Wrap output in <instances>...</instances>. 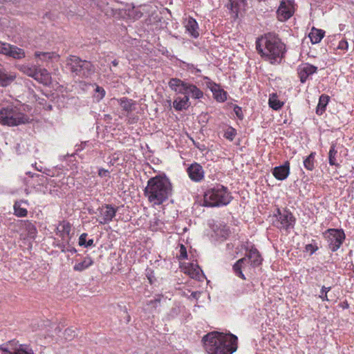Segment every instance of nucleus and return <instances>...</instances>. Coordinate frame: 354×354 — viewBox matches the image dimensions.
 Instances as JSON below:
<instances>
[{
	"label": "nucleus",
	"mask_w": 354,
	"mask_h": 354,
	"mask_svg": "<svg viewBox=\"0 0 354 354\" xmlns=\"http://www.w3.org/2000/svg\"><path fill=\"white\" fill-rule=\"evenodd\" d=\"M256 48L261 57L271 64H280L286 53V45L277 35L270 32L257 39Z\"/></svg>",
	"instance_id": "obj_1"
},
{
	"label": "nucleus",
	"mask_w": 354,
	"mask_h": 354,
	"mask_svg": "<svg viewBox=\"0 0 354 354\" xmlns=\"http://www.w3.org/2000/svg\"><path fill=\"white\" fill-rule=\"evenodd\" d=\"M237 341L236 335L218 331L209 333L203 337L208 354H232L237 349Z\"/></svg>",
	"instance_id": "obj_2"
},
{
	"label": "nucleus",
	"mask_w": 354,
	"mask_h": 354,
	"mask_svg": "<svg viewBox=\"0 0 354 354\" xmlns=\"http://www.w3.org/2000/svg\"><path fill=\"white\" fill-rule=\"evenodd\" d=\"M172 185L165 174L150 178L144 189V195L153 206L160 205L171 195Z\"/></svg>",
	"instance_id": "obj_3"
},
{
	"label": "nucleus",
	"mask_w": 354,
	"mask_h": 354,
	"mask_svg": "<svg viewBox=\"0 0 354 354\" xmlns=\"http://www.w3.org/2000/svg\"><path fill=\"white\" fill-rule=\"evenodd\" d=\"M232 200L231 193L227 187L217 184L209 188L204 194L203 206L214 207L228 205Z\"/></svg>",
	"instance_id": "obj_4"
},
{
	"label": "nucleus",
	"mask_w": 354,
	"mask_h": 354,
	"mask_svg": "<svg viewBox=\"0 0 354 354\" xmlns=\"http://www.w3.org/2000/svg\"><path fill=\"white\" fill-rule=\"evenodd\" d=\"M29 122L30 118L14 104H0V124L15 127Z\"/></svg>",
	"instance_id": "obj_5"
},
{
	"label": "nucleus",
	"mask_w": 354,
	"mask_h": 354,
	"mask_svg": "<svg viewBox=\"0 0 354 354\" xmlns=\"http://www.w3.org/2000/svg\"><path fill=\"white\" fill-rule=\"evenodd\" d=\"M262 258L259 252L256 248H252L245 257L239 259L232 266L234 274L243 280H246L243 272L250 268L257 267L261 264Z\"/></svg>",
	"instance_id": "obj_6"
},
{
	"label": "nucleus",
	"mask_w": 354,
	"mask_h": 354,
	"mask_svg": "<svg viewBox=\"0 0 354 354\" xmlns=\"http://www.w3.org/2000/svg\"><path fill=\"white\" fill-rule=\"evenodd\" d=\"M66 68L73 76L90 78L95 73V66L91 62L84 60L75 55H70L66 59Z\"/></svg>",
	"instance_id": "obj_7"
},
{
	"label": "nucleus",
	"mask_w": 354,
	"mask_h": 354,
	"mask_svg": "<svg viewBox=\"0 0 354 354\" xmlns=\"http://www.w3.org/2000/svg\"><path fill=\"white\" fill-rule=\"evenodd\" d=\"M169 88L177 94H183L194 100H200L203 97V92L195 84L182 80L178 78L170 79Z\"/></svg>",
	"instance_id": "obj_8"
},
{
	"label": "nucleus",
	"mask_w": 354,
	"mask_h": 354,
	"mask_svg": "<svg viewBox=\"0 0 354 354\" xmlns=\"http://www.w3.org/2000/svg\"><path fill=\"white\" fill-rule=\"evenodd\" d=\"M295 222V217L287 209L282 210L277 209V212L273 216V225L281 231H285L286 232H290L294 228Z\"/></svg>",
	"instance_id": "obj_9"
},
{
	"label": "nucleus",
	"mask_w": 354,
	"mask_h": 354,
	"mask_svg": "<svg viewBox=\"0 0 354 354\" xmlns=\"http://www.w3.org/2000/svg\"><path fill=\"white\" fill-rule=\"evenodd\" d=\"M326 239L328 248L332 252H336L343 244L346 235L342 229L329 228L323 233Z\"/></svg>",
	"instance_id": "obj_10"
},
{
	"label": "nucleus",
	"mask_w": 354,
	"mask_h": 354,
	"mask_svg": "<svg viewBox=\"0 0 354 354\" xmlns=\"http://www.w3.org/2000/svg\"><path fill=\"white\" fill-rule=\"evenodd\" d=\"M294 11V1H281L277 11V17L279 21H286L292 16Z\"/></svg>",
	"instance_id": "obj_11"
},
{
	"label": "nucleus",
	"mask_w": 354,
	"mask_h": 354,
	"mask_svg": "<svg viewBox=\"0 0 354 354\" xmlns=\"http://www.w3.org/2000/svg\"><path fill=\"white\" fill-rule=\"evenodd\" d=\"M189 178L195 183L201 182L205 177V171L198 162H193L186 169Z\"/></svg>",
	"instance_id": "obj_12"
},
{
	"label": "nucleus",
	"mask_w": 354,
	"mask_h": 354,
	"mask_svg": "<svg viewBox=\"0 0 354 354\" xmlns=\"http://www.w3.org/2000/svg\"><path fill=\"white\" fill-rule=\"evenodd\" d=\"M317 71V67L309 63L301 64L297 68V74L302 84L305 83L308 78L316 73Z\"/></svg>",
	"instance_id": "obj_13"
},
{
	"label": "nucleus",
	"mask_w": 354,
	"mask_h": 354,
	"mask_svg": "<svg viewBox=\"0 0 354 354\" xmlns=\"http://www.w3.org/2000/svg\"><path fill=\"white\" fill-rule=\"evenodd\" d=\"M11 345V342L6 346L1 345L0 349L3 354H35L32 348L28 344H19L14 348L8 347Z\"/></svg>",
	"instance_id": "obj_14"
},
{
	"label": "nucleus",
	"mask_w": 354,
	"mask_h": 354,
	"mask_svg": "<svg viewBox=\"0 0 354 354\" xmlns=\"http://www.w3.org/2000/svg\"><path fill=\"white\" fill-rule=\"evenodd\" d=\"M100 214L102 217L99 221L100 224L109 223L115 216L118 207L115 208L111 205H105L99 209Z\"/></svg>",
	"instance_id": "obj_15"
},
{
	"label": "nucleus",
	"mask_w": 354,
	"mask_h": 354,
	"mask_svg": "<svg viewBox=\"0 0 354 354\" xmlns=\"http://www.w3.org/2000/svg\"><path fill=\"white\" fill-rule=\"evenodd\" d=\"M127 7L128 8L125 9V13L130 19L133 20L140 19L144 12L147 13L149 12V6L147 4L135 6L131 3V5H128Z\"/></svg>",
	"instance_id": "obj_16"
},
{
	"label": "nucleus",
	"mask_w": 354,
	"mask_h": 354,
	"mask_svg": "<svg viewBox=\"0 0 354 354\" xmlns=\"http://www.w3.org/2000/svg\"><path fill=\"white\" fill-rule=\"evenodd\" d=\"M225 7L229 10L234 19L239 17L241 15L242 11L244 10L245 7V1H228Z\"/></svg>",
	"instance_id": "obj_17"
},
{
	"label": "nucleus",
	"mask_w": 354,
	"mask_h": 354,
	"mask_svg": "<svg viewBox=\"0 0 354 354\" xmlns=\"http://www.w3.org/2000/svg\"><path fill=\"white\" fill-rule=\"evenodd\" d=\"M56 234L61 237L62 241L68 242L70 237V233L71 230V225L67 221L60 222L56 228Z\"/></svg>",
	"instance_id": "obj_18"
},
{
	"label": "nucleus",
	"mask_w": 354,
	"mask_h": 354,
	"mask_svg": "<svg viewBox=\"0 0 354 354\" xmlns=\"http://www.w3.org/2000/svg\"><path fill=\"white\" fill-rule=\"evenodd\" d=\"M290 174V163L288 161L283 165L277 166L273 169L272 174L279 180H283L287 178Z\"/></svg>",
	"instance_id": "obj_19"
},
{
	"label": "nucleus",
	"mask_w": 354,
	"mask_h": 354,
	"mask_svg": "<svg viewBox=\"0 0 354 354\" xmlns=\"http://www.w3.org/2000/svg\"><path fill=\"white\" fill-rule=\"evenodd\" d=\"M35 76L33 77L34 80L37 81L38 82L48 86L51 83V75L50 73L46 69L38 67Z\"/></svg>",
	"instance_id": "obj_20"
},
{
	"label": "nucleus",
	"mask_w": 354,
	"mask_h": 354,
	"mask_svg": "<svg viewBox=\"0 0 354 354\" xmlns=\"http://www.w3.org/2000/svg\"><path fill=\"white\" fill-rule=\"evenodd\" d=\"M185 27L186 30L194 38H197L199 36L198 25L196 19L192 17H188L185 22Z\"/></svg>",
	"instance_id": "obj_21"
},
{
	"label": "nucleus",
	"mask_w": 354,
	"mask_h": 354,
	"mask_svg": "<svg viewBox=\"0 0 354 354\" xmlns=\"http://www.w3.org/2000/svg\"><path fill=\"white\" fill-rule=\"evenodd\" d=\"M190 102L188 96H178L176 97L173 102V106L175 110L178 111H181L183 110H186L190 106Z\"/></svg>",
	"instance_id": "obj_22"
},
{
	"label": "nucleus",
	"mask_w": 354,
	"mask_h": 354,
	"mask_svg": "<svg viewBox=\"0 0 354 354\" xmlns=\"http://www.w3.org/2000/svg\"><path fill=\"white\" fill-rule=\"evenodd\" d=\"M16 76L12 73H8L0 64V86H7L14 81Z\"/></svg>",
	"instance_id": "obj_23"
},
{
	"label": "nucleus",
	"mask_w": 354,
	"mask_h": 354,
	"mask_svg": "<svg viewBox=\"0 0 354 354\" xmlns=\"http://www.w3.org/2000/svg\"><path fill=\"white\" fill-rule=\"evenodd\" d=\"M118 103L122 110L127 113H129L136 109V102L126 97H123L119 99Z\"/></svg>",
	"instance_id": "obj_24"
},
{
	"label": "nucleus",
	"mask_w": 354,
	"mask_h": 354,
	"mask_svg": "<svg viewBox=\"0 0 354 354\" xmlns=\"http://www.w3.org/2000/svg\"><path fill=\"white\" fill-rule=\"evenodd\" d=\"M214 232L216 236L222 239V240L226 239L230 234V227L224 223L217 225Z\"/></svg>",
	"instance_id": "obj_25"
},
{
	"label": "nucleus",
	"mask_w": 354,
	"mask_h": 354,
	"mask_svg": "<svg viewBox=\"0 0 354 354\" xmlns=\"http://www.w3.org/2000/svg\"><path fill=\"white\" fill-rule=\"evenodd\" d=\"M6 56L16 59H21L26 57V53L24 49L20 48L17 46L10 44V48H8Z\"/></svg>",
	"instance_id": "obj_26"
},
{
	"label": "nucleus",
	"mask_w": 354,
	"mask_h": 354,
	"mask_svg": "<svg viewBox=\"0 0 354 354\" xmlns=\"http://www.w3.org/2000/svg\"><path fill=\"white\" fill-rule=\"evenodd\" d=\"M16 67L19 71L32 78L36 75L35 73L38 68L37 66L29 64H18Z\"/></svg>",
	"instance_id": "obj_27"
},
{
	"label": "nucleus",
	"mask_w": 354,
	"mask_h": 354,
	"mask_svg": "<svg viewBox=\"0 0 354 354\" xmlns=\"http://www.w3.org/2000/svg\"><path fill=\"white\" fill-rule=\"evenodd\" d=\"M339 156L337 145L333 143L330 146L328 152V162L331 166L339 167V163L338 162L337 158Z\"/></svg>",
	"instance_id": "obj_28"
},
{
	"label": "nucleus",
	"mask_w": 354,
	"mask_h": 354,
	"mask_svg": "<svg viewBox=\"0 0 354 354\" xmlns=\"http://www.w3.org/2000/svg\"><path fill=\"white\" fill-rule=\"evenodd\" d=\"M325 35V31L321 29L313 28L309 33V38L312 44H315L321 41Z\"/></svg>",
	"instance_id": "obj_29"
},
{
	"label": "nucleus",
	"mask_w": 354,
	"mask_h": 354,
	"mask_svg": "<svg viewBox=\"0 0 354 354\" xmlns=\"http://www.w3.org/2000/svg\"><path fill=\"white\" fill-rule=\"evenodd\" d=\"M93 264L91 257H85L81 262L77 263L73 266V270L77 272H82Z\"/></svg>",
	"instance_id": "obj_30"
},
{
	"label": "nucleus",
	"mask_w": 354,
	"mask_h": 354,
	"mask_svg": "<svg viewBox=\"0 0 354 354\" xmlns=\"http://www.w3.org/2000/svg\"><path fill=\"white\" fill-rule=\"evenodd\" d=\"M35 57L43 62H48L53 59L58 58L59 55L54 52H35Z\"/></svg>",
	"instance_id": "obj_31"
},
{
	"label": "nucleus",
	"mask_w": 354,
	"mask_h": 354,
	"mask_svg": "<svg viewBox=\"0 0 354 354\" xmlns=\"http://www.w3.org/2000/svg\"><path fill=\"white\" fill-rule=\"evenodd\" d=\"M329 102V97L325 94L320 95L319 102L316 108V113L319 115L323 114L326 111V106Z\"/></svg>",
	"instance_id": "obj_32"
},
{
	"label": "nucleus",
	"mask_w": 354,
	"mask_h": 354,
	"mask_svg": "<svg viewBox=\"0 0 354 354\" xmlns=\"http://www.w3.org/2000/svg\"><path fill=\"white\" fill-rule=\"evenodd\" d=\"M164 222L158 216H154L149 221V229L153 232H157L162 230Z\"/></svg>",
	"instance_id": "obj_33"
},
{
	"label": "nucleus",
	"mask_w": 354,
	"mask_h": 354,
	"mask_svg": "<svg viewBox=\"0 0 354 354\" xmlns=\"http://www.w3.org/2000/svg\"><path fill=\"white\" fill-rule=\"evenodd\" d=\"M315 152H311L310 155L304 160V166L308 171H313L315 169Z\"/></svg>",
	"instance_id": "obj_34"
},
{
	"label": "nucleus",
	"mask_w": 354,
	"mask_h": 354,
	"mask_svg": "<svg viewBox=\"0 0 354 354\" xmlns=\"http://www.w3.org/2000/svg\"><path fill=\"white\" fill-rule=\"evenodd\" d=\"M214 99L218 102H224L227 100V93L223 89L221 88L220 86H218L212 92Z\"/></svg>",
	"instance_id": "obj_35"
},
{
	"label": "nucleus",
	"mask_w": 354,
	"mask_h": 354,
	"mask_svg": "<svg viewBox=\"0 0 354 354\" xmlns=\"http://www.w3.org/2000/svg\"><path fill=\"white\" fill-rule=\"evenodd\" d=\"M268 104L270 107L275 111L279 110L283 105V102L279 100L277 95L274 93L270 95Z\"/></svg>",
	"instance_id": "obj_36"
},
{
	"label": "nucleus",
	"mask_w": 354,
	"mask_h": 354,
	"mask_svg": "<svg viewBox=\"0 0 354 354\" xmlns=\"http://www.w3.org/2000/svg\"><path fill=\"white\" fill-rule=\"evenodd\" d=\"M88 234L86 233H82L79 238L78 243L80 246H84L85 248H89L94 246L93 243V239H91L88 240H86Z\"/></svg>",
	"instance_id": "obj_37"
},
{
	"label": "nucleus",
	"mask_w": 354,
	"mask_h": 354,
	"mask_svg": "<svg viewBox=\"0 0 354 354\" xmlns=\"http://www.w3.org/2000/svg\"><path fill=\"white\" fill-rule=\"evenodd\" d=\"M236 135V130L232 127H229L224 133V137L230 141H232L234 139Z\"/></svg>",
	"instance_id": "obj_38"
},
{
	"label": "nucleus",
	"mask_w": 354,
	"mask_h": 354,
	"mask_svg": "<svg viewBox=\"0 0 354 354\" xmlns=\"http://www.w3.org/2000/svg\"><path fill=\"white\" fill-rule=\"evenodd\" d=\"M15 214L19 217H24L27 215L28 211L26 209L21 207L18 203L14 205Z\"/></svg>",
	"instance_id": "obj_39"
},
{
	"label": "nucleus",
	"mask_w": 354,
	"mask_h": 354,
	"mask_svg": "<svg viewBox=\"0 0 354 354\" xmlns=\"http://www.w3.org/2000/svg\"><path fill=\"white\" fill-rule=\"evenodd\" d=\"M331 290V287H326L325 286H323L322 287L320 295H319V297L322 299V301H328L327 293Z\"/></svg>",
	"instance_id": "obj_40"
},
{
	"label": "nucleus",
	"mask_w": 354,
	"mask_h": 354,
	"mask_svg": "<svg viewBox=\"0 0 354 354\" xmlns=\"http://www.w3.org/2000/svg\"><path fill=\"white\" fill-rule=\"evenodd\" d=\"M77 335L76 331L73 328H68L64 331V337L67 340H71Z\"/></svg>",
	"instance_id": "obj_41"
},
{
	"label": "nucleus",
	"mask_w": 354,
	"mask_h": 354,
	"mask_svg": "<svg viewBox=\"0 0 354 354\" xmlns=\"http://www.w3.org/2000/svg\"><path fill=\"white\" fill-rule=\"evenodd\" d=\"M187 252L186 247L183 244L180 245V250L179 255H178V258L180 260H185L187 259Z\"/></svg>",
	"instance_id": "obj_42"
},
{
	"label": "nucleus",
	"mask_w": 354,
	"mask_h": 354,
	"mask_svg": "<svg viewBox=\"0 0 354 354\" xmlns=\"http://www.w3.org/2000/svg\"><path fill=\"white\" fill-rule=\"evenodd\" d=\"M203 79L206 81V85L208 88L210 89L212 92H213V90L218 88L219 86L218 84H216L215 82H212L208 77H204Z\"/></svg>",
	"instance_id": "obj_43"
},
{
	"label": "nucleus",
	"mask_w": 354,
	"mask_h": 354,
	"mask_svg": "<svg viewBox=\"0 0 354 354\" xmlns=\"http://www.w3.org/2000/svg\"><path fill=\"white\" fill-rule=\"evenodd\" d=\"M318 250L316 243H309L305 246V251L310 253V255L314 254Z\"/></svg>",
	"instance_id": "obj_44"
},
{
	"label": "nucleus",
	"mask_w": 354,
	"mask_h": 354,
	"mask_svg": "<svg viewBox=\"0 0 354 354\" xmlns=\"http://www.w3.org/2000/svg\"><path fill=\"white\" fill-rule=\"evenodd\" d=\"M8 48H10V44L0 41V54L7 55Z\"/></svg>",
	"instance_id": "obj_45"
},
{
	"label": "nucleus",
	"mask_w": 354,
	"mask_h": 354,
	"mask_svg": "<svg viewBox=\"0 0 354 354\" xmlns=\"http://www.w3.org/2000/svg\"><path fill=\"white\" fill-rule=\"evenodd\" d=\"M95 92L97 93V95L95 96L97 101L101 100L105 96L106 92L104 89L101 86H97L95 88Z\"/></svg>",
	"instance_id": "obj_46"
},
{
	"label": "nucleus",
	"mask_w": 354,
	"mask_h": 354,
	"mask_svg": "<svg viewBox=\"0 0 354 354\" xmlns=\"http://www.w3.org/2000/svg\"><path fill=\"white\" fill-rule=\"evenodd\" d=\"M234 112L235 115H236V117L239 120H243V119L244 115H243L241 107H240L238 105H234Z\"/></svg>",
	"instance_id": "obj_47"
},
{
	"label": "nucleus",
	"mask_w": 354,
	"mask_h": 354,
	"mask_svg": "<svg viewBox=\"0 0 354 354\" xmlns=\"http://www.w3.org/2000/svg\"><path fill=\"white\" fill-rule=\"evenodd\" d=\"M27 229L28 231L29 236L33 238L37 233V230L35 225L31 223H29L27 226Z\"/></svg>",
	"instance_id": "obj_48"
},
{
	"label": "nucleus",
	"mask_w": 354,
	"mask_h": 354,
	"mask_svg": "<svg viewBox=\"0 0 354 354\" xmlns=\"http://www.w3.org/2000/svg\"><path fill=\"white\" fill-rule=\"evenodd\" d=\"M348 47V42H347V41H346L344 39H342L341 41H339V44L337 46L338 49L344 50H347Z\"/></svg>",
	"instance_id": "obj_49"
},
{
	"label": "nucleus",
	"mask_w": 354,
	"mask_h": 354,
	"mask_svg": "<svg viewBox=\"0 0 354 354\" xmlns=\"http://www.w3.org/2000/svg\"><path fill=\"white\" fill-rule=\"evenodd\" d=\"M110 172L109 170L105 169L104 168H100L98 169V176L100 177H110Z\"/></svg>",
	"instance_id": "obj_50"
},
{
	"label": "nucleus",
	"mask_w": 354,
	"mask_h": 354,
	"mask_svg": "<svg viewBox=\"0 0 354 354\" xmlns=\"http://www.w3.org/2000/svg\"><path fill=\"white\" fill-rule=\"evenodd\" d=\"M183 67L184 69L191 71L192 73V71H194V69L195 68V66L193 64H189V63L183 62Z\"/></svg>",
	"instance_id": "obj_51"
},
{
	"label": "nucleus",
	"mask_w": 354,
	"mask_h": 354,
	"mask_svg": "<svg viewBox=\"0 0 354 354\" xmlns=\"http://www.w3.org/2000/svg\"><path fill=\"white\" fill-rule=\"evenodd\" d=\"M160 302V298L158 297L148 301L147 305H153L155 307Z\"/></svg>",
	"instance_id": "obj_52"
},
{
	"label": "nucleus",
	"mask_w": 354,
	"mask_h": 354,
	"mask_svg": "<svg viewBox=\"0 0 354 354\" xmlns=\"http://www.w3.org/2000/svg\"><path fill=\"white\" fill-rule=\"evenodd\" d=\"M66 252H71L72 254H74V253L77 252V250L74 247H72L71 245H68L66 247Z\"/></svg>",
	"instance_id": "obj_53"
},
{
	"label": "nucleus",
	"mask_w": 354,
	"mask_h": 354,
	"mask_svg": "<svg viewBox=\"0 0 354 354\" xmlns=\"http://www.w3.org/2000/svg\"><path fill=\"white\" fill-rule=\"evenodd\" d=\"M154 15V13H152V15H151V17L150 18V21L152 22L153 19L154 20V21H160V17L156 15V17H153Z\"/></svg>",
	"instance_id": "obj_54"
},
{
	"label": "nucleus",
	"mask_w": 354,
	"mask_h": 354,
	"mask_svg": "<svg viewBox=\"0 0 354 354\" xmlns=\"http://www.w3.org/2000/svg\"><path fill=\"white\" fill-rule=\"evenodd\" d=\"M124 312L126 313L127 315V322H129L130 320H131V317L130 315L128 314L127 313V308L126 307H124Z\"/></svg>",
	"instance_id": "obj_55"
},
{
	"label": "nucleus",
	"mask_w": 354,
	"mask_h": 354,
	"mask_svg": "<svg viewBox=\"0 0 354 354\" xmlns=\"http://www.w3.org/2000/svg\"><path fill=\"white\" fill-rule=\"evenodd\" d=\"M62 329L59 326H57L55 329V334L58 335L61 332Z\"/></svg>",
	"instance_id": "obj_56"
},
{
	"label": "nucleus",
	"mask_w": 354,
	"mask_h": 354,
	"mask_svg": "<svg viewBox=\"0 0 354 354\" xmlns=\"http://www.w3.org/2000/svg\"><path fill=\"white\" fill-rule=\"evenodd\" d=\"M111 64L113 66H117L118 65V61L117 59H114L111 62Z\"/></svg>",
	"instance_id": "obj_57"
},
{
	"label": "nucleus",
	"mask_w": 354,
	"mask_h": 354,
	"mask_svg": "<svg viewBox=\"0 0 354 354\" xmlns=\"http://www.w3.org/2000/svg\"><path fill=\"white\" fill-rule=\"evenodd\" d=\"M201 69L197 68L195 67L194 71H192V73L196 74V73H201Z\"/></svg>",
	"instance_id": "obj_58"
},
{
	"label": "nucleus",
	"mask_w": 354,
	"mask_h": 354,
	"mask_svg": "<svg viewBox=\"0 0 354 354\" xmlns=\"http://www.w3.org/2000/svg\"><path fill=\"white\" fill-rule=\"evenodd\" d=\"M46 175L53 176L54 174H50V171L48 170V171L44 172Z\"/></svg>",
	"instance_id": "obj_59"
},
{
	"label": "nucleus",
	"mask_w": 354,
	"mask_h": 354,
	"mask_svg": "<svg viewBox=\"0 0 354 354\" xmlns=\"http://www.w3.org/2000/svg\"><path fill=\"white\" fill-rule=\"evenodd\" d=\"M82 149H83V147L81 145L80 146L77 147V149H76V151H81Z\"/></svg>",
	"instance_id": "obj_60"
},
{
	"label": "nucleus",
	"mask_w": 354,
	"mask_h": 354,
	"mask_svg": "<svg viewBox=\"0 0 354 354\" xmlns=\"http://www.w3.org/2000/svg\"><path fill=\"white\" fill-rule=\"evenodd\" d=\"M62 251L66 252V247L64 245H63V246L62 247Z\"/></svg>",
	"instance_id": "obj_61"
},
{
	"label": "nucleus",
	"mask_w": 354,
	"mask_h": 354,
	"mask_svg": "<svg viewBox=\"0 0 354 354\" xmlns=\"http://www.w3.org/2000/svg\"><path fill=\"white\" fill-rule=\"evenodd\" d=\"M196 295H197V293H196V292H192V296L193 297H194V298L196 297Z\"/></svg>",
	"instance_id": "obj_62"
},
{
	"label": "nucleus",
	"mask_w": 354,
	"mask_h": 354,
	"mask_svg": "<svg viewBox=\"0 0 354 354\" xmlns=\"http://www.w3.org/2000/svg\"><path fill=\"white\" fill-rule=\"evenodd\" d=\"M164 11H166L169 14H171L169 10H168L167 8H164Z\"/></svg>",
	"instance_id": "obj_63"
},
{
	"label": "nucleus",
	"mask_w": 354,
	"mask_h": 354,
	"mask_svg": "<svg viewBox=\"0 0 354 354\" xmlns=\"http://www.w3.org/2000/svg\"><path fill=\"white\" fill-rule=\"evenodd\" d=\"M48 109L51 110L52 109V106L51 105L48 106Z\"/></svg>",
	"instance_id": "obj_64"
}]
</instances>
